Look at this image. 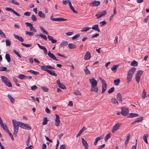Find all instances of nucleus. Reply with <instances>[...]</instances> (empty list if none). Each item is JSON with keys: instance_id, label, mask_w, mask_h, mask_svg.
<instances>
[{"instance_id": "nucleus-36", "label": "nucleus", "mask_w": 149, "mask_h": 149, "mask_svg": "<svg viewBox=\"0 0 149 149\" xmlns=\"http://www.w3.org/2000/svg\"><path fill=\"white\" fill-rule=\"evenodd\" d=\"M143 120V117H141L137 118L134 121V122L139 123L142 122Z\"/></svg>"}, {"instance_id": "nucleus-42", "label": "nucleus", "mask_w": 149, "mask_h": 149, "mask_svg": "<svg viewBox=\"0 0 149 149\" xmlns=\"http://www.w3.org/2000/svg\"><path fill=\"white\" fill-rule=\"evenodd\" d=\"M130 65L133 66H136L138 65V63L135 60H133L130 63Z\"/></svg>"}, {"instance_id": "nucleus-51", "label": "nucleus", "mask_w": 149, "mask_h": 149, "mask_svg": "<svg viewBox=\"0 0 149 149\" xmlns=\"http://www.w3.org/2000/svg\"><path fill=\"white\" fill-rule=\"evenodd\" d=\"M25 76L22 74H20L18 75V78L20 79H25Z\"/></svg>"}, {"instance_id": "nucleus-55", "label": "nucleus", "mask_w": 149, "mask_h": 149, "mask_svg": "<svg viewBox=\"0 0 149 149\" xmlns=\"http://www.w3.org/2000/svg\"><path fill=\"white\" fill-rule=\"evenodd\" d=\"M41 88L42 90L45 92H47L48 91V89L44 86H41Z\"/></svg>"}, {"instance_id": "nucleus-39", "label": "nucleus", "mask_w": 149, "mask_h": 149, "mask_svg": "<svg viewBox=\"0 0 149 149\" xmlns=\"http://www.w3.org/2000/svg\"><path fill=\"white\" fill-rule=\"evenodd\" d=\"M116 97L118 101H120L121 102H122V96L121 94L120 93H118L117 94Z\"/></svg>"}, {"instance_id": "nucleus-33", "label": "nucleus", "mask_w": 149, "mask_h": 149, "mask_svg": "<svg viewBox=\"0 0 149 149\" xmlns=\"http://www.w3.org/2000/svg\"><path fill=\"white\" fill-rule=\"evenodd\" d=\"M19 127H14V132L13 134L15 136H17V133L18 132Z\"/></svg>"}, {"instance_id": "nucleus-11", "label": "nucleus", "mask_w": 149, "mask_h": 149, "mask_svg": "<svg viewBox=\"0 0 149 149\" xmlns=\"http://www.w3.org/2000/svg\"><path fill=\"white\" fill-rule=\"evenodd\" d=\"M106 14L107 12L105 10H104L102 12H98L95 16H97V18H99L105 15Z\"/></svg>"}, {"instance_id": "nucleus-60", "label": "nucleus", "mask_w": 149, "mask_h": 149, "mask_svg": "<svg viewBox=\"0 0 149 149\" xmlns=\"http://www.w3.org/2000/svg\"><path fill=\"white\" fill-rule=\"evenodd\" d=\"M114 88L112 87L108 91V93H110L113 92L114 90Z\"/></svg>"}, {"instance_id": "nucleus-12", "label": "nucleus", "mask_w": 149, "mask_h": 149, "mask_svg": "<svg viewBox=\"0 0 149 149\" xmlns=\"http://www.w3.org/2000/svg\"><path fill=\"white\" fill-rule=\"evenodd\" d=\"M56 118L55 119V125L56 127H58L59 126L60 122L59 120V116L57 114H56Z\"/></svg>"}, {"instance_id": "nucleus-2", "label": "nucleus", "mask_w": 149, "mask_h": 149, "mask_svg": "<svg viewBox=\"0 0 149 149\" xmlns=\"http://www.w3.org/2000/svg\"><path fill=\"white\" fill-rule=\"evenodd\" d=\"M136 70V68L133 67L128 72L127 76V83H129L131 80L133 74L135 72Z\"/></svg>"}, {"instance_id": "nucleus-32", "label": "nucleus", "mask_w": 149, "mask_h": 149, "mask_svg": "<svg viewBox=\"0 0 149 149\" xmlns=\"http://www.w3.org/2000/svg\"><path fill=\"white\" fill-rule=\"evenodd\" d=\"M47 38L49 40L51 41L53 43H56L57 41V40H56L54 39L52 37L48 35L47 36Z\"/></svg>"}, {"instance_id": "nucleus-24", "label": "nucleus", "mask_w": 149, "mask_h": 149, "mask_svg": "<svg viewBox=\"0 0 149 149\" xmlns=\"http://www.w3.org/2000/svg\"><path fill=\"white\" fill-rule=\"evenodd\" d=\"M54 21L57 22H62L67 20L66 19L62 17L55 18V19H54Z\"/></svg>"}, {"instance_id": "nucleus-31", "label": "nucleus", "mask_w": 149, "mask_h": 149, "mask_svg": "<svg viewBox=\"0 0 149 149\" xmlns=\"http://www.w3.org/2000/svg\"><path fill=\"white\" fill-rule=\"evenodd\" d=\"M92 29L97 31L98 32H100V31L98 28V24H96L93 25L92 27Z\"/></svg>"}, {"instance_id": "nucleus-21", "label": "nucleus", "mask_w": 149, "mask_h": 149, "mask_svg": "<svg viewBox=\"0 0 149 149\" xmlns=\"http://www.w3.org/2000/svg\"><path fill=\"white\" fill-rule=\"evenodd\" d=\"M37 45L40 49L43 50L45 54H47V49L45 47L40 45L39 44H38Z\"/></svg>"}, {"instance_id": "nucleus-14", "label": "nucleus", "mask_w": 149, "mask_h": 149, "mask_svg": "<svg viewBox=\"0 0 149 149\" xmlns=\"http://www.w3.org/2000/svg\"><path fill=\"white\" fill-rule=\"evenodd\" d=\"M100 3V1H95L90 3L89 5L91 6H97L99 5Z\"/></svg>"}, {"instance_id": "nucleus-34", "label": "nucleus", "mask_w": 149, "mask_h": 149, "mask_svg": "<svg viewBox=\"0 0 149 149\" xmlns=\"http://www.w3.org/2000/svg\"><path fill=\"white\" fill-rule=\"evenodd\" d=\"M36 36L41 37L45 40H47V38L46 36L45 35L41 33L40 34H36Z\"/></svg>"}, {"instance_id": "nucleus-46", "label": "nucleus", "mask_w": 149, "mask_h": 149, "mask_svg": "<svg viewBox=\"0 0 149 149\" xmlns=\"http://www.w3.org/2000/svg\"><path fill=\"white\" fill-rule=\"evenodd\" d=\"M27 71L30 72L32 73L35 75L39 74V73L38 72L34 71L32 70H27Z\"/></svg>"}, {"instance_id": "nucleus-1", "label": "nucleus", "mask_w": 149, "mask_h": 149, "mask_svg": "<svg viewBox=\"0 0 149 149\" xmlns=\"http://www.w3.org/2000/svg\"><path fill=\"white\" fill-rule=\"evenodd\" d=\"M136 70V68L133 67L128 72L127 76V83H129L131 80L133 74L135 72Z\"/></svg>"}, {"instance_id": "nucleus-22", "label": "nucleus", "mask_w": 149, "mask_h": 149, "mask_svg": "<svg viewBox=\"0 0 149 149\" xmlns=\"http://www.w3.org/2000/svg\"><path fill=\"white\" fill-rule=\"evenodd\" d=\"M68 4L69 5V6L70 8V9L74 13H75L76 14H77L78 13L76 11H75L74 10V8H73V7L72 6V5L71 3L70 2V1H68Z\"/></svg>"}, {"instance_id": "nucleus-9", "label": "nucleus", "mask_w": 149, "mask_h": 149, "mask_svg": "<svg viewBox=\"0 0 149 149\" xmlns=\"http://www.w3.org/2000/svg\"><path fill=\"white\" fill-rule=\"evenodd\" d=\"M20 125L19 127L23 129L28 130H31V127L29 125L24 123H23L20 122Z\"/></svg>"}, {"instance_id": "nucleus-48", "label": "nucleus", "mask_w": 149, "mask_h": 149, "mask_svg": "<svg viewBox=\"0 0 149 149\" xmlns=\"http://www.w3.org/2000/svg\"><path fill=\"white\" fill-rule=\"evenodd\" d=\"M68 42L66 41H64L62 42L60 44V45L61 47H64L65 45H68Z\"/></svg>"}, {"instance_id": "nucleus-18", "label": "nucleus", "mask_w": 149, "mask_h": 149, "mask_svg": "<svg viewBox=\"0 0 149 149\" xmlns=\"http://www.w3.org/2000/svg\"><path fill=\"white\" fill-rule=\"evenodd\" d=\"M90 91H94L96 93H97L98 92L99 90L97 86H91Z\"/></svg>"}, {"instance_id": "nucleus-63", "label": "nucleus", "mask_w": 149, "mask_h": 149, "mask_svg": "<svg viewBox=\"0 0 149 149\" xmlns=\"http://www.w3.org/2000/svg\"><path fill=\"white\" fill-rule=\"evenodd\" d=\"M80 36V35L79 34H77L75 35L74 36H73L72 38V39L73 40H75L76 39L78 38Z\"/></svg>"}, {"instance_id": "nucleus-43", "label": "nucleus", "mask_w": 149, "mask_h": 149, "mask_svg": "<svg viewBox=\"0 0 149 149\" xmlns=\"http://www.w3.org/2000/svg\"><path fill=\"white\" fill-rule=\"evenodd\" d=\"M118 65H113V67H111V70L114 72H115L116 71V69L118 66Z\"/></svg>"}, {"instance_id": "nucleus-16", "label": "nucleus", "mask_w": 149, "mask_h": 149, "mask_svg": "<svg viewBox=\"0 0 149 149\" xmlns=\"http://www.w3.org/2000/svg\"><path fill=\"white\" fill-rule=\"evenodd\" d=\"M48 55L49 57L50 58L56 61H58V60L56 58L55 55L53 54L50 51H49L48 52Z\"/></svg>"}, {"instance_id": "nucleus-41", "label": "nucleus", "mask_w": 149, "mask_h": 149, "mask_svg": "<svg viewBox=\"0 0 149 149\" xmlns=\"http://www.w3.org/2000/svg\"><path fill=\"white\" fill-rule=\"evenodd\" d=\"M102 136H99L96 138L95 139V141L94 143V145H96L97 144L98 141L102 139Z\"/></svg>"}, {"instance_id": "nucleus-23", "label": "nucleus", "mask_w": 149, "mask_h": 149, "mask_svg": "<svg viewBox=\"0 0 149 149\" xmlns=\"http://www.w3.org/2000/svg\"><path fill=\"white\" fill-rule=\"evenodd\" d=\"M13 36L15 38L18 39L21 42H23L24 41V39L22 37L19 36L14 34Z\"/></svg>"}, {"instance_id": "nucleus-13", "label": "nucleus", "mask_w": 149, "mask_h": 149, "mask_svg": "<svg viewBox=\"0 0 149 149\" xmlns=\"http://www.w3.org/2000/svg\"><path fill=\"white\" fill-rule=\"evenodd\" d=\"M81 141L85 149H88V145L86 141L83 138L81 139Z\"/></svg>"}, {"instance_id": "nucleus-27", "label": "nucleus", "mask_w": 149, "mask_h": 149, "mask_svg": "<svg viewBox=\"0 0 149 149\" xmlns=\"http://www.w3.org/2000/svg\"><path fill=\"white\" fill-rule=\"evenodd\" d=\"M7 96L8 98L10 100L12 104H14L15 102V99L13 98L12 96L10 94H8Z\"/></svg>"}, {"instance_id": "nucleus-38", "label": "nucleus", "mask_w": 149, "mask_h": 149, "mask_svg": "<svg viewBox=\"0 0 149 149\" xmlns=\"http://www.w3.org/2000/svg\"><path fill=\"white\" fill-rule=\"evenodd\" d=\"M130 134H129L127 136V139L126 140L125 142V147H126L127 146V145L130 139Z\"/></svg>"}, {"instance_id": "nucleus-8", "label": "nucleus", "mask_w": 149, "mask_h": 149, "mask_svg": "<svg viewBox=\"0 0 149 149\" xmlns=\"http://www.w3.org/2000/svg\"><path fill=\"white\" fill-rule=\"evenodd\" d=\"M121 114L122 115L126 116L129 113V109L125 107H123L121 108Z\"/></svg>"}, {"instance_id": "nucleus-15", "label": "nucleus", "mask_w": 149, "mask_h": 149, "mask_svg": "<svg viewBox=\"0 0 149 149\" xmlns=\"http://www.w3.org/2000/svg\"><path fill=\"white\" fill-rule=\"evenodd\" d=\"M5 9L7 11L12 12L14 14L16 15L17 16L19 17L20 16V14L11 8H6Z\"/></svg>"}, {"instance_id": "nucleus-3", "label": "nucleus", "mask_w": 149, "mask_h": 149, "mask_svg": "<svg viewBox=\"0 0 149 149\" xmlns=\"http://www.w3.org/2000/svg\"><path fill=\"white\" fill-rule=\"evenodd\" d=\"M47 66V65L41 66V69L43 70L46 71L49 74L55 76H56L57 75L54 71L48 70Z\"/></svg>"}, {"instance_id": "nucleus-5", "label": "nucleus", "mask_w": 149, "mask_h": 149, "mask_svg": "<svg viewBox=\"0 0 149 149\" xmlns=\"http://www.w3.org/2000/svg\"><path fill=\"white\" fill-rule=\"evenodd\" d=\"M143 71L141 70H138L136 74L135 75V80L137 83L138 84L139 83L140 79V77L143 74Z\"/></svg>"}, {"instance_id": "nucleus-44", "label": "nucleus", "mask_w": 149, "mask_h": 149, "mask_svg": "<svg viewBox=\"0 0 149 149\" xmlns=\"http://www.w3.org/2000/svg\"><path fill=\"white\" fill-rule=\"evenodd\" d=\"M68 47L70 49H74L76 48V45L72 43H69L68 45Z\"/></svg>"}, {"instance_id": "nucleus-10", "label": "nucleus", "mask_w": 149, "mask_h": 149, "mask_svg": "<svg viewBox=\"0 0 149 149\" xmlns=\"http://www.w3.org/2000/svg\"><path fill=\"white\" fill-rule=\"evenodd\" d=\"M90 84H91V86H97V82L94 78L89 79Z\"/></svg>"}, {"instance_id": "nucleus-25", "label": "nucleus", "mask_w": 149, "mask_h": 149, "mask_svg": "<svg viewBox=\"0 0 149 149\" xmlns=\"http://www.w3.org/2000/svg\"><path fill=\"white\" fill-rule=\"evenodd\" d=\"M139 116V115L137 113H130L127 116V117L128 118H132L134 117H138Z\"/></svg>"}, {"instance_id": "nucleus-20", "label": "nucleus", "mask_w": 149, "mask_h": 149, "mask_svg": "<svg viewBox=\"0 0 149 149\" xmlns=\"http://www.w3.org/2000/svg\"><path fill=\"white\" fill-rule=\"evenodd\" d=\"M91 58V54L89 52H87L85 54L84 59L86 60H88Z\"/></svg>"}, {"instance_id": "nucleus-59", "label": "nucleus", "mask_w": 149, "mask_h": 149, "mask_svg": "<svg viewBox=\"0 0 149 149\" xmlns=\"http://www.w3.org/2000/svg\"><path fill=\"white\" fill-rule=\"evenodd\" d=\"M31 19L32 20L34 21H36V17L35 15H32L31 17Z\"/></svg>"}, {"instance_id": "nucleus-4", "label": "nucleus", "mask_w": 149, "mask_h": 149, "mask_svg": "<svg viewBox=\"0 0 149 149\" xmlns=\"http://www.w3.org/2000/svg\"><path fill=\"white\" fill-rule=\"evenodd\" d=\"M1 78L2 81L7 86L9 87H12V84L10 80L4 76H1Z\"/></svg>"}, {"instance_id": "nucleus-19", "label": "nucleus", "mask_w": 149, "mask_h": 149, "mask_svg": "<svg viewBox=\"0 0 149 149\" xmlns=\"http://www.w3.org/2000/svg\"><path fill=\"white\" fill-rule=\"evenodd\" d=\"M13 127H19L20 125V123L21 122L17 121L15 120H12Z\"/></svg>"}, {"instance_id": "nucleus-56", "label": "nucleus", "mask_w": 149, "mask_h": 149, "mask_svg": "<svg viewBox=\"0 0 149 149\" xmlns=\"http://www.w3.org/2000/svg\"><path fill=\"white\" fill-rule=\"evenodd\" d=\"M7 132L8 133V134L9 135V136L11 137L12 140L13 141L14 140V138L13 137V136L12 134L10 132L9 130H8V131H7Z\"/></svg>"}, {"instance_id": "nucleus-30", "label": "nucleus", "mask_w": 149, "mask_h": 149, "mask_svg": "<svg viewBox=\"0 0 149 149\" xmlns=\"http://www.w3.org/2000/svg\"><path fill=\"white\" fill-rule=\"evenodd\" d=\"M84 70L85 72L86 75H89L91 74L90 72L87 68V66H85V68H84Z\"/></svg>"}, {"instance_id": "nucleus-17", "label": "nucleus", "mask_w": 149, "mask_h": 149, "mask_svg": "<svg viewBox=\"0 0 149 149\" xmlns=\"http://www.w3.org/2000/svg\"><path fill=\"white\" fill-rule=\"evenodd\" d=\"M57 84L58 87L62 89H65L66 88V86L63 84L60 83V80H58L57 81Z\"/></svg>"}, {"instance_id": "nucleus-50", "label": "nucleus", "mask_w": 149, "mask_h": 149, "mask_svg": "<svg viewBox=\"0 0 149 149\" xmlns=\"http://www.w3.org/2000/svg\"><path fill=\"white\" fill-rule=\"evenodd\" d=\"M114 82L115 85H118L120 83V80L119 79L115 80L114 81Z\"/></svg>"}, {"instance_id": "nucleus-47", "label": "nucleus", "mask_w": 149, "mask_h": 149, "mask_svg": "<svg viewBox=\"0 0 149 149\" xmlns=\"http://www.w3.org/2000/svg\"><path fill=\"white\" fill-rule=\"evenodd\" d=\"M146 91H145L144 89L143 90L142 95V98L143 99H144L146 97Z\"/></svg>"}, {"instance_id": "nucleus-49", "label": "nucleus", "mask_w": 149, "mask_h": 149, "mask_svg": "<svg viewBox=\"0 0 149 149\" xmlns=\"http://www.w3.org/2000/svg\"><path fill=\"white\" fill-rule=\"evenodd\" d=\"M25 33L26 35H28L30 36H33L34 34V33L33 32H29L27 31H25Z\"/></svg>"}, {"instance_id": "nucleus-28", "label": "nucleus", "mask_w": 149, "mask_h": 149, "mask_svg": "<svg viewBox=\"0 0 149 149\" xmlns=\"http://www.w3.org/2000/svg\"><path fill=\"white\" fill-rule=\"evenodd\" d=\"M148 136V135L147 134H145L143 136V141L147 143L148 144L147 139Z\"/></svg>"}, {"instance_id": "nucleus-52", "label": "nucleus", "mask_w": 149, "mask_h": 149, "mask_svg": "<svg viewBox=\"0 0 149 149\" xmlns=\"http://www.w3.org/2000/svg\"><path fill=\"white\" fill-rule=\"evenodd\" d=\"M48 120L47 117H45L44 119L42 122V124L43 125H45L47 124V122Z\"/></svg>"}, {"instance_id": "nucleus-64", "label": "nucleus", "mask_w": 149, "mask_h": 149, "mask_svg": "<svg viewBox=\"0 0 149 149\" xmlns=\"http://www.w3.org/2000/svg\"><path fill=\"white\" fill-rule=\"evenodd\" d=\"M21 44L24 46L26 47H31V44H26L24 43H22Z\"/></svg>"}, {"instance_id": "nucleus-35", "label": "nucleus", "mask_w": 149, "mask_h": 149, "mask_svg": "<svg viewBox=\"0 0 149 149\" xmlns=\"http://www.w3.org/2000/svg\"><path fill=\"white\" fill-rule=\"evenodd\" d=\"M91 28L90 27H85L83 28L82 29L81 31L82 32H86L91 29Z\"/></svg>"}, {"instance_id": "nucleus-37", "label": "nucleus", "mask_w": 149, "mask_h": 149, "mask_svg": "<svg viewBox=\"0 0 149 149\" xmlns=\"http://www.w3.org/2000/svg\"><path fill=\"white\" fill-rule=\"evenodd\" d=\"M2 127L3 129L4 130H5L6 132L8 131L9 130L8 129V127L6 124H5V125L3 124V123H2L1 124Z\"/></svg>"}, {"instance_id": "nucleus-26", "label": "nucleus", "mask_w": 149, "mask_h": 149, "mask_svg": "<svg viewBox=\"0 0 149 149\" xmlns=\"http://www.w3.org/2000/svg\"><path fill=\"white\" fill-rule=\"evenodd\" d=\"M86 128L85 127H84L82 128L79 131V133L76 135V137L77 138L78 137L82 132L86 129Z\"/></svg>"}, {"instance_id": "nucleus-54", "label": "nucleus", "mask_w": 149, "mask_h": 149, "mask_svg": "<svg viewBox=\"0 0 149 149\" xmlns=\"http://www.w3.org/2000/svg\"><path fill=\"white\" fill-rule=\"evenodd\" d=\"M6 46H10L11 44L10 41L8 39H6Z\"/></svg>"}, {"instance_id": "nucleus-7", "label": "nucleus", "mask_w": 149, "mask_h": 149, "mask_svg": "<svg viewBox=\"0 0 149 149\" xmlns=\"http://www.w3.org/2000/svg\"><path fill=\"white\" fill-rule=\"evenodd\" d=\"M122 124V123L120 122H118L116 123L113 127L112 130V132L115 133L119 129Z\"/></svg>"}, {"instance_id": "nucleus-45", "label": "nucleus", "mask_w": 149, "mask_h": 149, "mask_svg": "<svg viewBox=\"0 0 149 149\" xmlns=\"http://www.w3.org/2000/svg\"><path fill=\"white\" fill-rule=\"evenodd\" d=\"M5 58L8 62H9L10 61V58L9 55L8 54H6L5 55Z\"/></svg>"}, {"instance_id": "nucleus-6", "label": "nucleus", "mask_w": 149, "mask_h": 149, "mask_svg": "<svg viewBox=\"0 0 149 149\" xmlns=\"http://www.w3.org/2000/svg\"><path fill=\"white\" fill-rule=\"evenodd\" d=\"M99 79L102 84V93H104L107 89V84L104 80L99 77Z\"/></svg>"}, {"instance_id": "nucleus-29", "label": "nucleus", "mask_w": 149, "mask_h": 149, "mask_svg": "<svg viewBox=\"0 0 149 149\" xmlns=\"http://www.w3.org/2000/svg\"><path fill=\"white\" fill-rule=\"evenodd\" d=\"M111 102L112 103L115 104H116L117 105H119V103L117 100L115 98H112L111 100Z\"/></svg>"}, {"instance_id": "nucleus-40", "label": "nucleus", "mask_w": 149, "mask_h": 149, "mask_svg": "<svg viewBox=\"0 0 149 149\" xmlns=\"http://www.w3.org/2000/svg\"><path fill=\"white\" fill-rule=\"evenodd\" d=\"M38 15L40 17L44 18L45 17V15L41 11H39L38 12Z\"/></svg>"}, {"instance_id": "nucleus-53", "label": "nucleus", "mask_w": 149, "mask_h": 149, "mask_svg": "<svg viewBox=\"0 0 149 149\" xmlns=\"http://www.w3.org/2000/svg\"><path fill=\"white\" fill-rule=\"evenodd\" d=\"M111 137L110 134L109 133L105 137L104 140L105 141H107Z\"/></svg>"}, {"instance_id": "nucleus-58", "label": "nucleus", "mask_w": 149, "mask_h": 149, "mask_svg": "<svg viewBox=\"0 0 149 149\" xmlns=\"http://www.w3.org/2000/svg\"><path fill=\"white\" fill-rule=\"evenodd\" d=\"M0 35L1 36H3V37L4 38H6V37L5 35L3 32L2 30H1L0 29Z\"/></svg>"}, {"instance_id": "nucleus-57", "label": "nucleus", "mask_w": 149, "mask_h": 149, "mask_svg": "<svg viewBox=\"0 0 149 149\" xmlns=\"http://www.w3.org/2000/svg\"><path fill=\"white\" fill-rule=\"evenodd\" d=\"M107 23V22L105 21H103L102 22H100V26L101 27L103 26L104 25L106 24Z\"/></svg>"}, {"instance_id": "nucleus-61", "label": "nucleus", "mask_w": 149, "mask_h": 149, "mask_svg": "<svg viewBox=\"0 0 149 149\" xmlns=\"http://www.w3.org/2000/svg\"><path fill=\"white\" fill-rule=\"evenodd\" d=\"M29 29L30 31H33L35 32L37 31L36 30L33 26V25L30 27Z\"/></svg>"}, {"instance_id": "nucleus-62", "label": "nucleus", "mask_w": 149, "mask_h": 149, "mask_svg": "<svg viewBox=\"0 0 149 149\" xmlns=\"http://www.w3.org/2000/svg\"><path fill=\"white\" fill-rule=\"evenodd\" d=\"M41 30L43 31V33L46 35H48V33L43 29L42 27L40 26Z\"/></svg>"}]
</instances>
